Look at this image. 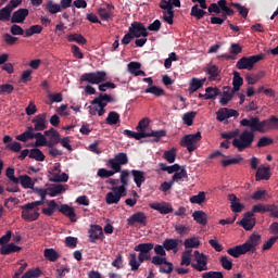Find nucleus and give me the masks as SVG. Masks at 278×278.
Instances as JSON below:
<instances>
[{
  "label": "nucleus",
  "mask_w": 278,
  "mask_h": 278,
  "mask_svg": "<svg viewBox=\"0 0 278 278\" xmlns=\"http://www.w3.org/2000/svg\"><path fill=\"white\" fill-rule=\"evenodd\" d=\"M181 240L179 239H165L163 241V247L165 251H174V253H177L179 251V243Z\"/></svg>",
  "instance_id": "obj_25"
},
{
  "label": "nucleus",
  "mask_w": 278,
  "mask_h": 278,
  "mask_svg": "<svg viewBox=\"0 0 278 278\" xmlns=\"http://www.w3.org/2000/svg\"><path fill=\"white\" fill-rule=\"evenodd\" d=\"M151 210H155L160 214H173V205L166 202H154L150 204Z\"/></svg>",
  "instance_id": "obj_19"
},
{
  "label": "nucleus",
  "mask_w": 278,
  "mask_h": 278,
  "mask_svg": "<svg viewBox=\"0 0 278 278\" xmlns=\"http://www.w3.org/2000/svg\"><path fill=\"white\" fill-rule=\"evenodd\" d=\"M141 225V227H147V214L144 212H137L127 218V225L134 227V225Z\"/></svg>",
  "instance_id": "obj_17"
},
{
  "label": "nucleus",
  "mask_w": 278,
  "mask_h": 278,
  "mask_svg": "<svg viewBox=\"0 0 278 278\" xmlns=\"http://www.w3.org/2000/svg\"><path fill=\"white\" fill-rule=\"evenodd\" d=\"M195 116H197V112H194V111L185 113L182 116V121H184L185 125H187L188 127H192Z\"/></svg>",
  "instance_id": "obj_56"
},
{
  "label": "nucleus",
  "mask_w": 278,
  "mask_h": 278,
  "mask_svg": "<svg viewBox=\"0 0 278 278\" xmlns=\"http://www.w3.org/2000/svg\"><path fill=\"white\" fill-rule=\"evenodd\" d=\"M121 201V195H118L117 192H109L105 195V202L108 205H114V204H118V202Z\"/></svg>",
  "instance_id": "obj_45"
},
{
  "label": "nucleus",
  "mask_w": 278,
  "mask_h": 278,
  "mask_svg": "<svg viewBox=\"0 0 278 278\" xmlns=\"http://www.w3.org/2000/svg\"><path fill=\"white\" fill-rule=\"evenodd\" d=\"M131 175L134 177V181L137 186V188H142V184L147 181V178L144 177V172L140 169H132Z\"/></svg>",
  "instance_id": "obj_28"
},
{
  "label": "nucleus",
  "mask_w": 278,
  "mask_h": 278,
  "mask_svg": "<svg viewBox=\"0 0 278 278\" xmlns=\"http://www.w3.org/2000/svg\"><path fill=\"white\" fill-rule=\"evenodd\" d=\"M216 116H217V121L219 123H223L227 121V118H232V116L235 118H238V116H240V113H238V111L233 109L222 108L216 112Z\"/></svg>",
  "instance_id": "obj_16"
},
{
  "label": "nucleus",
  "mask_w": 278,
  "mask_h": 278,
  "mask_svg": "<svg viewBox=\"0 0 278 278\" xmlns=\"http://www.w3.org/2000/svg\"><path fill=\"white\" fill-rule=\"evenodd\" d=\"M164 160L168 162V164H174L175 160L177 159V150L175 148L165 151L163 154Z\"/></svg>",
  "instance_id": "obj_54"
},
{
  "label": "nucleus",
  "mask_w": 278,
  "mask_h": 278,
  "mask_svg": "<svg viewBox=\"0 0 278 278\" xmlns=\"http://www.w3.org/2000/svg\"><path fill=\"white\" fill-rule=\"evenodd\" d=\"M193 257L197 263L191 264V268L198 270V273H203L207 270V256L199 251L193 252Z\"/></svg>",
  "instance_id": "obj_13"
},
{
  "label": "nucleus",
  "mask_w": 278,
  "mask_h": 278,
  "mask_svg": "<svg viewBox=\"0 0 278 278\" xmlns=\"http://www.w3.org/2000/svg\"><path fill=\"white\" fill-rule=\"evenodd\" d=\"M275 140L270 137L263 136L258 139L256 143L257 149H263V147H270V144H274Z\"/></svg>",
  "instance_id": "obj_52"
},
{
  "label": "nucleus",
  "mask_w": 278,
  "mask_h": 278,
  "mask_svg": "<svg viewBox=\"0 0 278 278\" xmlns=\"http://www.w3.org/2000/svg\"><path fill=\"white\" fill-rule=\"evenodd\" d=\"M192 264V250H186L181 254L180 266H190Z\"/></svg>",
  "instance_id": "obj_46"
},
{
  "label": "nucleus",
  "mask_w": 278,
  "mask_h": 278,
  "mask_svg": "<svg viewBox=\"0 0 278 278\" xmlns=\"http://www.w3.org/2000/svg\"><path fill=\"white\" fill-rule=\"evenodd\" d=\"M43 256L48 262H58V258L60 257V253L55 251L53 248L45 249Z\"/></svg>",
  "instance_id": "obj_34"
},
{
  "label": "nucleus",
  "mask_w": 278,
  "mask_h": 278,
  "mask_svg": "<svg viewBox=\"0 0 278 278\" xmlns=\"http://www.w3.org/2000/svg\"><path fill=\"white\" fill-rule=\"evenodd\" d=\"M42 275V270L40 268H34V269H28L22 278H39Z\"/></svg>",
  "instance_id": "obj_59"
},
{
  "label": "nucleus",
  "mask_w": 278,
  "mask_h": 278,
  "mask_svg": "<svg viewBox=\"0 0 278 278\" xmlns=\"http://www.w3.org/2000/svg\"><path fill=\"white\" fill-rule=\"evenodd\" d=\"M97 240H103V228L99 225H92L89 229V241L94 243Z\"/></svg>",
  "instance_id": "obj_20"
},
{
  "label": "nucleus",
  "mask_w": 278,
  "mask_h": 278,
  "mask_svg": "<svg viewBox=\"0 0 278 278\" xmlns=\"http://www.w3.org/2000/svg\"><path fill=\"white\" fill-rule=\"evenodd\" d=\"M49 197H58V194H62V192H66V188L64 185H51L47 188Z\"/></svg>",
  "instance_id": "obj_32"
},
{
  "label": "nucleus",
  "mask_w": 278,
  "mask_h": 278,
  "mask_svg": "<svg viewBox=\"0 0 278 278\" xmlns=\"http://www.w3.org/2000/svg\"><path fill=\"white\" fill-rule=\"evenodd\" d=\"M260 242H262V236L252 233L247 242L228 249L227 253L236 258L240 257V255H247V253H255L257 247H260Z\"/></svg>",
  "instance_id": "obj_2"
},
{
  "label": "nucleus",
  "mask_w": 278,
  "mask_h": 278,
  "mask_svg": "<svg viewBox=\"0 0 278 278\" xmlns=\"http://www.w3.org/2000/svg\"><path fill=\"white\" fill-rule=\"evenodd\" d=\"M256 181H268L270 179V167L260 166L255 174Z\"/></svg>",
  "instance_id": "obj_24"
},
{
  "label": "nucleus",
  "mask_w": 278,
  "mask_h": 278,
  "mask_svg": "<svg viewBox=\"0 0 278 278\" xmlns=\"http://www.w3.org/2000/svg\"><path fill=\"white\" fill-rule=\"evenodd\" d=\"M45 136H50V140L53 142H56L59 144L60 132L58 130H55V128H50L49 130H46Z\"/></svg>",
  "instance_id": "obj_60"
},
{
  "label": "nucleus",
  "mask_w": 278,
  "mask_h": 278,
  "mask_svg": "<svg viewBox=\"0 0 278 278\" xmlns=\"http://www.w3.org/2000/svg\"><path fill=\"white\" fill-rule=\"evenodd\" d=\"M252 214H266V212H269V216L271 218H278V205L276 204H255L252 206V211H250Z\"/></svg>",
  "instance_id": "obj_11"
},
{
  "label": "nucleus",
  "mask_w": 278,
  "mask_h": 278,
  "mask_svg": "<svg viewBox=\"0 0 278 278\" xmlns=\"http://www.w3.org/2000/svg\"><path fill=\"white\" fill-rule=\"evenodd\" d=\"M59 212L64 216H67L72 223H75L77 214H75V208L70 206L68 204H62L59 208Z\"/></svg>",
  "instance_id": "obj_23"
},
{
  "label": "nucleus",
  "mask_w": 278,
  "mask_h": 278,
  "mask_svg": "<svg viewBox=\"0 0 278 278\" xmlns=\"http://www.w3.org/2000/svg\"><path fill=\"white\" fill-rule=\"evenodd\" d=\"M126 164H129V157L127 156V153L121 152L117 153L113 159H110L106 166L112 168V170L121 173L123 166H126Z\"/></svg>",
  "instance_id": "obj_9"
},
{
  "label": "nucleus",
  "mask_w": 278,
  "mask_h": 278,
  "mask_svg": "<svg viewBox=\"0 0 278 278\" xmlns=\"http://www.w3.org/2000/svg\"><path fill=\"white\" fill-rule=\"evenodd\" d=\"M36 142L35 147H46L47 146V137L42 135V132L35 134Z\"/></svg>",
  "instance_id": "obj_64"
},
{
  "label": "nucleus",
  "mask_w": 278,
  "mask_h": 278,
  "mask_svg": "<svg viewBox=\"0 0 278 278\" xmlns=\"http://www.w3.org/2000/svg\"><path fill=\"white\" fill-rule=\"evenodd\" d=\"M205 96L204 99L205 101H210V99H216L218 97V94H220V89L217 87H207L205 89Z\"/></svg>",
  "instance_id": "obj_40"
},
{
  "label": "nucleus",
  "mask_w": 278,
  "mask_h": 278,
  "mask_svg": "<svg viewBox=\"0 0 278 278\" xmlns=\"http://www.w3.org/2000/svg\"><path fill=\"white\" fill-rule=\"evenodd\" d=\"M20 182L18 184H21V186H23L24 188H26V189H31V190H34L35 188H34V186H35V182H34V180H31V177H29V176H27V175H22V176H20Z\"/></svg>",
  "instance_id": "obj_43"
},
{
  "label": "nucleus",
  "mask_w": 278,
  "mask_h": 278,
  "mask_svg": "<svg viewBox=\"0 0 278 278\" xmlns=\"http://www.w3.org/2000/svg\"><path fill=\"white\" fill-rule=\"evenodd\" d=\"M98 14L102 21H110V18H114V11H108V9H98Z\"/></svg>",
  "instance_id": "obj_55"
},
{
  "label": "nucleus",
  "mask_w": 278,
  "mask_h": 278,
  "mask_svg": "<svg viewBox=\"0 0 278 278\" xmlns=\"http://www.w3.org/2000/svg\"><path fill=\"white\" fill-rule=\"evenodd\" d=\"M29 16L28 9H18L11 15V23L13 24H23L25 23V18Z\"/></svg>",
  "instance_id": "obj_18"
},
{
  "label": "nucleus",
  "mask_w": 278,
  "mask_h": 278,
  "mask_svg": "<svg viewBox=\"0 0 278 278\" xmlns=\"http://www.w3.org/2000/svg\"><path fill=\"white\" fill-rule=\"evenodd\" d=\"M241 127H249L252 131L258 134H268L270 129H278V117L271 115L269 118L260 121L257 116H251L250 118H243L240 121Z\"/></svg>",
  "instance_id": "obj_1"
},
{
  "label": "nucleus",
  "mask_w": 278,
  "mask_h": 278,
  "mask_svg": "<svg viewBox=\"0 0 278 278\" xmlns=\"http://www.w3.org/2000/svg\"><path fill=\"white\" fill-rule=\"evenodd\" d=\"M266 197H268V191L258 189L251 195V199L253 201H266Z\"/></svg>",
  "instance_id": "obj_57"
},
{
  "label": "nucleus",
  "mask_w": 278,
  "mask_h": 278,
  "mask_svg": "<svg viewBox=\"0 0 278 278\" xmlns=\"http://www.w3.org/2000/svg\"><path fill=\"white\" fill-rule=\"evenodd\" d=\"M193 220L198 223V225H207V215L203 211H195L192 214Z\"/></svg>",
  "instance_id": "obj_36"
},
{
  "label": "nucleus",
  "mask_w": 278,
  "mask_h": 278,
  "mask_svg": "<svg viewBox=\"0 0 278 278\" xmlns=\"http://www.w3.org/2000/svg\"><path fill=\"white\" fill-rule=\"evenodd\" d=\"M256 223L257 219L254 218V214L251 212H245L243 214V218L238 223V225H240V227H242L245 231H252Z\"/></svg>",
  "instance_id": "obj_15"
},
{
  "label": "nucleus",
  "mask_w": 278,
  "mask_h": 278,
  "mask_svg": "<svg viewBox=\"0 0 278 278\" xmlns=\"http://www.w3.org/2000/svg\"><path fill=\"white\" fill-rule=\"evenodd\" d=\"M153 243H139L135 247L134 251H137V253H143L147 255H150L151 251H153Z\"/></svg>",
  "instance_id": "obj_37"
},
{
  "label": "nucleus",
  "mask_w": 278,
  "mask_h": 278,
  "mask_svg": "<svg viewBox=\"0 0 278 278\" xmlns=\"http://www.w3.org/2000/svg\"><path fill=\"white\" fill-rule=\"evenodd\" d=\"M106 125H118L121 123V114L115 111H111L105 119Z\"/></svg>",
  "instance_id": "obj_38"
},
{
  "label": "nucleus",
  "mask_w": 278,
  "mask_h": 278,
  "mask_svg": "<svg viewBox=\"0 0 278 278\" xmlns=\"http://www.w3.org/2000/svg\"><path fill=\"white\" fill-rule=\"evenodd\" d=\"M185 249H199L201 247V241L199 238L193 237L185 240Z\"/></svg>",
  "instance_id": "obj_48"
},
{
  "label": "nucleus",
  "mask_w": 278,
  "mask_h": 278,
  "mask_svg": "<svg viewBox=\"0 0 278 278\" xmlns=\"http://www.w3.org/2000/svg\"><path fill=\"white\" fill-rule=\"evenodd\" d=\"M126 138H134L135 140H142V138H153L152 142H160L166 136V130H151L150 132L140 131L136 132L129 129L123 131Z\"/></svg>",
  "instance_id": "obj_5"
},
{
  "label": "nucleus",
  "mask_w": 278,
  "mask_h": 278,
  "mask_svg": "<svg viewBox=\"0 0 278 278\" xmlns=\"http://www.w3.org/2000/svg\"><path fill=\"white\" fill-rule=\"evenodd\" d=\"M203 84H205V79L192 78L189 84V93L194 94L197 90H201Z\"/></svg>",
  "instance_id": "obj_31"
},
{
  "label": "nucleus",
  "mask_w": 278,
  "mask_h": 278,
  "mask_svg": "<svg viewBox=\"0 0 278 278\" xmlns=\"http://www.w3.org/2000/svg\"><path fill=\"white\" fill-rule=\"evenodd\" d=\"M22 210V218L23 220H26V223H34V220H38V218H40V213H38V210L40 208H36L34 212H31L34 208Z\"/></svg>",
  "instance_id": "obj_22"
},
{
  "label": "nucleus",
  "mask_w": 278,
  "mask_h": 278,
  "mask_svg": "<svg viewBox=\"0 0 278 278\" xmlns=\"http://www.w3.org/2000/svg\"><path fill=\"white\" fill-rule=\"evenodd\" d=\"M229 8H236L242 18H247V16H249V9L238 2H230Z\"/></svg>",
  "instance_id": "obj_41"
},
{
  "label": "nucleus",
  "mask_w": 278,
  "mask_h": 278,
  "mask_svg": "<svg viewBox=\"0 0 278 278\" xmlns=\"http://www.w3.org/2000/svg\"><path fill=\"white\" fill-rule=\"evenodd\" d=\"M68 42H77V45H86L88 40L81 34H71L67 36Z\"/></svg>",
  "instance_id": "obj_44"
},
{
  "label": "nucleus",
  "mask_w": 278,
  "mask_h": 278,
  "mask_svg": "<svg viewBox=\"0 0 278 278\" xmlns=\"http://www.w3.org/2000/svg\"><path fill=\"white\" fill-rule=\"evenodd\" d=\"M28 157H30V160H36V162H45L46 156H45V153H42L40 149L35 148V149L30 150Z\"/></svg>",
  "instance_id": "obj_42"
},
{
  "label": "nucleus",
  "mask_w": 278,
  "mask_h": 278,
  "mask_svg": "<svg viewBox=\"0 0 278 278\" xmlns=\"http://www.w3.org/2000/svg\"><path fill=\"white\" fill-rule=\"evenodd\" d=\"M210 14H220L222 16L211 17L212 25H223L227 16H233L236 14L231 8L227 5V0H218L217 3H211L207 8Z\"/></svg>",
  "instance_id": "obj_3"
},
{
  "label": "nucleus",
  "mask_w": 278,
  "mask_h": 278,
  "mask_svg": "<svg viewBox=\"0 0 278 278\" xmlns=\"http://www.w3.org/2000/svg\"><path fill=\"white\" fill-rule=\"evenodd\" d=\"M43 8L46 12H49V14H58L59 12H62V7L53 0H48L45 4Z\"/></svg>",
  "instance_id": "obj_30"
},
{
  "label": "nucleus",
  "mask_w": 278,
  "mask_h": 278,
  "mask_svg": "<svg viewBox=\"0 0 278 278\" xmlns=\"http://www.w3.org/2000/svg\"><path fill=\"white\" fill-rule=\"evenodd\" d=\"M219 262L224 270H231V268H233V261L231 258H228L226 255L222 256Z\"/></svg>",
  "instance_id": "obj_61"
},
{
  "label": "nucleus",
  "mask_w": 278,
  "mask_h": 278,
  "mask_svg": "<svg viewBox=\"0 0 278 278\" xmlns=\"http://www.w3.org/2000/svg\"><path fill=\"white\" fill-rule=\"evenodd\" d=\"M199 142H201L200 131L191 135H186L180 141V147H185L189 153H193V151H197V149H199Z\"/></svg>",
  "instance_id": "obj_7"
},
{
  "label": "nucleus",
  "mask_w": 278,
  "mask_h": 278,
  "mask_svg": "<svg viewBox=\"0 0 278 278\" xmlns=\"http://www.w3.org/2000/svg\"><path fill=\"white\" fill-rule=\"evenodd\" d=\"M262 60H264V54L243 56L236 63V68L239 71H253L257 62H262Z\"/></svg>",
  "instance_id": "obj_6"
},
{
  "label": "nucleus",
  "mask_w": 278,
  "mask_h": 278,
  "mask_svg": "<svg viewBox=\"0 0 278 278\" xmlns=\"http://www.w3.org/2000/svg\"><path fill=\"white\" fill-rule=\"evenodd\" d=\"M233 78H232V92H238L240 91V88H242V85L244 84V78L240 76L238 71H235L232 73Z\"/></svg>",
  "instance_id": "obj_29"
},
{
  "label": "nucleus",
  "mask_w": 278,
  "mask_h": 278,
  "mask_svg": "<svg viewBox=\"0 0 278 278\" xmlns=\"http://www.w3.org/2000/svg\"><path fill=\"white\" fill-rule=\"evenodd\" d=\"M128 31L132 34L135 38H147L149 36V31H147V27L141 22H132L128 28Z\"/></svg>",
  "instance_id": "obj_14"
},
{
  "label": "nucleus",
  "mask_w": 278,
  "mask_h": 278,
  "mask_svg": "<svg viewBox=\"0 0 278 278\" xmlns=\"http://www.w3.org/2000/svg\"><path fill=\"white\" fill-rule=\"evenodd\" d=\"M264 77H266V72L261 71L257 74L248 75L245 79L249 86H255V83L260 81V79H264Z\"/></svg>",
  "instance_id": "obj_33"
},
{
  "label": "nucleus",
  "mask_w": 278,
  "mask_h": 278,
  "mask_svg": "<svg viewBox=\"0 0 278 278\" xmlns=\"http://www.w3.org/2000/svg\"><path fill=\"white\" fill-rule=\"evenodd\" d=\"M23 3V0H11L4 8L0 9L1 23H8L12 21V12Z\"/></svg>",
  "instance_id": "obj_12"
},
{
  "label": "nucleus",
  "mask_w": 278,
  "mask_h": 278,
  "mask_svg": "<svg viewBox=\"0 0 278 278\" xmlns=\"http://www.w3.org/2000/svg\"><path fill=\"white\" fill-rule=\"evenodd\" d=\"M116 169H106V168H100L97 172L98 177H100L101 179H109V177H114V175H116Z\"/></svg>",
  "instance_id": "obj_49"
},
{
  "label": "nucleus",
  "mask_w": 278,
  "mask_h": 278,
  "mask_svg": "<svg viewBox=\"0 0 278 278\" xmlns=\"http://www.w3.org/2000/svg\"><path fill=\"white\" fill-rule=\"evenodd\" d=\"M159 167L161 168V170L168 173V175H173V173L181 170V166L179 164L168 166L166 165V163H159Z\"/></svg>",
  "instance_id": "obj_39"
},
{
  "label": "nucleus",
  "mask_w": 278,
  "mask_h": 278,
  "mask_svg": "<svg viewBox=\"0 0 278 278\" xmlns=\"http://www.w3.org/2000/svg\"><path fill=\"white\" fill-rule=\"evenodd\" d=\"M151 261V254H144L139 252L137 255L136 253H131L128 256V265L130 266V270L136 271L144 262Z\"/></svg>",
  "instance_id": "obj_10"
},
{
  "label": "nucleus",
  "mask_w": 278,
  "mask_h": 278,
  "mask_svg": "<svg viewBox=\"0 0 278 278\" xmlns=\"http://www.w3.org/2000/svg\"><path fill=\"white\" fill-rule=\"evenodd\" d=\"M205 202V192L204 191H200L199 194L197 195H192L190 198V203H195L198 205H201V203Z\"/></svg>",
  "instance_id": "obj_63"
},
{
  "label": "nucleus",
  "mask_w": 278,
  "mask_h": 278,
  "mask_svg": "<svg viewBox=\"0 0 278 278\" xmlns=\"http://www.w3.org/2000/svg\"><path fill=\"white\" fill-rule=\"evenodd\" d=\"M147 94H154V97H164L166 92L164 89L157 87V86H151L144 90Z\"/></svg>",
  "instance_id": "obj_47"
},
{
  "label": "nucleus",
  "mask_w": 278,
  "mask_h": 278,
  "mask_svg": "<svg viewBox=\"0 0 278 278\" xmlns=\"http://www.w3.org/2000/svg\"><path fill=\"white\" fill-rule=\"evenodd\" d=\"M181 179H188V172L186 170V168H182L180 169V172L175 173L172 177L173 184L181 181Z\"/></svg>",
  "instance_id": "obj_58"
},
{
  "label": "nucleus",
  "mask_w": 278,
  "mask_h": 278,
  "mask_svg": "<svg viewBox=\"0 0 278 278\" xmlns=\"http://www.w3.org/2000/svg\"><path fill=\"white\" fill-rule=\"evenodd\" d=\"M34 34H42V26L41 25H33L25 30L24 38H30Z\"/></svg>",
  "instance_id": "obj_53"
},
{
  "label": "nucleus",
  "mask_w": 278,
  "mask_h": 278,
  "mask_svg": "<svg viewBox=\"0 0 278 278\" xmlns=\"http://www.w3.org/2000/svg\"><path fill=\"white\" fill-rule=\"evenodd\" d=\"M20 251H23V248L14 243H9L7 245L1 247L0 255H12V253H20Z\"/></svg>",
  "instance_id": "obj_26"
},
{
  "label": "nucleus",
  "mask_w": 278,
  "mask_h": 278,
  "mask_svg": "<svg viewBox=\"0 0 278 278\" xmlns=\"http://www.w3.org/2000/svg\"><path fill=\"white\" fill-rule=\"evenodd\" d=\"M55 210H58V203L55 202V200H50L48 202V207H42L41 212L42 214H45V216H53Z\"/></svg>",
  "instance_id": "obj_35"
},
{
  "label": "nucleus",
  "mask_w": 278,
  "mask_h": 278,
  "mask_svg": "<svg viewBox=\"0 0 278 278\" xmlns=\"http://www.w3.org/2000/svg\"><path fill=\"white\" fill-rule=\"evenodd\" d=\"M191 16H194L197 21H201L203 16H206L207 12L203 11L202 9H199V4H195L191 8Z\"/></svg>",
  "instance_id": "obj_51"
},
{
  "label": "nucleus",
  "mask_w": 278,
  "mask_h": 278,
  "mask_svg": "<svg viewBox=\"0 0 278 278\" xmlns=\"http://www.w3.org/2000/svg\"><path fill=\"white\" fill-rule=\"evenodd\" d=\"M80 81H87L92 85L103 84V81H108V73L105 71L85 73L80 76Z\"/></svg>",
  "instance_id": "obj_8"
},
{
  "label": "nucleus",
  "mask_w": 278,
  "mask_h": 278,
  "mask_svg": "<svg viewBox=\"0 0 278 278\" xmlns=\"http://www.w3.org/2000/svg\"><path fill=\"white\" fill-rule=\"evenodd\" d=\"M243 161L244 159L242 157V155L238 154L236 157L223 160L222 166H224V168H227V166H231L233 164H240V162H243Z\"/></svg>",
  "instance_id": "obj_50"
},
{
  "label": "nucleus",
  "mask_w": 278,
  "mask_h": 278,
  "mask_svg": "<svg viewBox=\"0 0 278 278\" xmlns=\"http://www.w3.org/2000/svg\"><path fill=\"white\" fill-rule=\"evenodd\" d=\"M174 229L179 236H187V233H190L191 228L188 225H175Z\"/></svg>",
  "instance_id": "obj_62"
},
{
  "label": "nucleus",
  "mask_w": 278,
  "mask_h": 278,
  "mask_svg": "<svg viewBox=\"0 0 278 278\" xmlns=\"http://www.w3.org/2000/svg\"><path fill=\"white\" fill-rule=\"evenodd\" d=\"M255 132L257 130H253L252 128L244 129L238 138L232 140V147L237 149L239 153H244V151L249 149H253V142H255Z\"/></svg>",
  "instance_id": "obj_4"
},
{
  "label": "nucleus",
  "mask_w": 278,
  "mask_h": 278,
  "mask_svg": "<svg viewBox=\"0 0 278 278\" xmlns=\"http://www.w3.org/2000/svg\"><path fill=\"white\" fill-rule=\"evenodd\" d=\"M31 123L35 125V131H45L47 129V114L42 113L35 116Z\"/></svg>",
  "instance_id": "obj_21"
},
{
  "label": "nucleus",
  "mask_w": 278,
  "mask_h": 278,
  "mask_svg": "<svg viewBox=\"0 0 278 278\" xmlns=\"http://www.w3.org/2000/svg\"><path fill=\"white\" fill-rule=\"evenodd\" d=\"M233 94H236V91L231 87H224L223 96L219 100L220 105H227L233 99Z\"/></svg>",
  "instance_id": "obj_27"
}]
</instances>
